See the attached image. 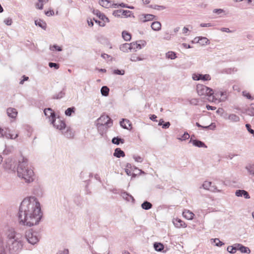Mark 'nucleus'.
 <instances>
[{
    "label": "nucleus",
    "mask_w": 254,
    "mask_h": 254,
    "mask_svg": "<svg viewBox=\"0 0 254 254\" xmlns=\"http://www.w3.org/2000/svg\"><path fill=\"white\" fill-rule=\"evenodd\" d=\"M6 113L7 116L12 119L15 118L17 115V111L16 109L13 108H7Z\"/></svg>",
    "instance_id": "nucleus-16"
},
{
    "label": "nucleus",
    "mask_w": 254,
    "mask_h": 254,
    "mask_svg": "<svg viewBox=\"0 0 254 254\" xmlns=\"http://www.w3.org/2000/svg\"><path fill=\"white\" fill-rule=\"evenodd\" d=\"M166 57L171 60L175 59L177 58L176 54L173 51H169L166 54Z\"/></svg>",
    "instance_id": "nucleus-36"
},
{
    "label": "nucleus",
    "mask_w": 254,
    "mask_h": 254,
    "mask_svg": "<svg viewBox=\"0 0 254 254\" xmlns=\"http://www.w3.org/2000/svg\"><path fill=\"white\" fill-rule=\"evenodd\" d=\"M151 28L154 31H159L161 29V24L159 21H155L152 23Z\"/></svg>",
    "instance_id": "nucleus-24"
},
{
    "label": "nucleus",
    "mask_w": 254,
    "mask_h": 254,
    "mask_svg": "<svg viewBox=\"0 0 254 254\" xmlns=\"http://www.w3.org/2000/svg\"><path fill=\"white\" fill-rule=\"evenodd\" d=\"M12 22V19L10 18H7L4 20V23L7 25H11Z\"/></svg>",
    "instance_id": "nucleus-58"
},
{
    "label": "nucleus",
    "mask_w": 254,
    "mask_h": 254,
    "mask_svg": "<svg viewBox=\"0 0 254 254\" xmlns=\"http://www.w3.org/2000/svg\"><path fill=\"white\" fill-rule=\"evenodd\" d=\"M190 138V135L188 132H185L184 134L181 137H178V139L180 140H186Z\"/></svg>",
    "instance_id": "nucleus-47"
},
{
    "label": "nucleus",
    "mask_w": 254,
    "mask_h": 254,
    "mask_svg": "<svg viewBox=\"0 0 254 254\" xmlns=\"http://www.w3.org/2000/svg\"><path fill=\"white\" fill-rule=\"evenodd\" d=\"M42 216L40 203L36 197H26L21 202L18 212L20 224L28 227L38 225Z\"/></svg>",
    "instance_id": "nucleus-1"
},
{
    "label": "nucleus",
    "mask_w": 254,
    "mask_h": 254,
    "mask_svg": "<svg viewBox=\"0 0 254 254\" xmlns=\"http://www.w3.org/2000/svg\"><path fill=\"white\" fill-rule=\"evenodd\" d=\"M114 156L117 158H120L121 157H125V153L120 148H117L115 150Z\"/></svg>",
    "instance_id": "nucleus-23"
},
{
    "label": "nucleus",
    "mask_w": 254,
    "mask_h": 254,
    "mask_svg": "<svg viewBox=\"0 0 254 254\" xmlns=\"http://www.w3.org/2000/svg\"><path fill=\"white\" fill-rule=\"evenodd\" d=\"M171 35L170 34L169 32H166L165 34V36L163 39L166 40H170L171 39Z\"/></svg>",
    "instance_id": "nucleus-59"
},
{
    "label": "nucleus",
    "mask_w": 254,
    "mask_h": 254,
    "mask_svg": "<svg viewBox=\"0 0 254 254\" xmlns=\"http://www.w3.org/2000/svg\"><path fill=\"white\" fill-rule=\"evenodd\" d=\"M18 136V133H16L15 136H14L13 131L8 127H5L4 128H0V137H5L7 139H15Z\"/></svg>",
    "instance_id": "nucleus-7"
},
{
    "label": "nucleus",
    "mask_w": 254,
    "mask_h": 254,
    "mask_svg": "<svg viewBox=\"0 0 254 254\" xmlns=\"http://www.w3.org/2000/svg\"><path fill=\"white\" fill-rule=\"evenodd\" d=\"M49 66L51 68L54 67L56 69H58L59 68V67H60V65H59V64L55 63H52V62H50L49 63Z\"/></svg>",
    "instance_id": "nucleus-50"
},
{
    "label": "nucleus",
    "mask_w": 254,
    "mask_h": 254,
    "mask_svg": "<svg viewBox=\"0 0 254 254\" xmlns=\"http://www.w3.org/2000/svg\"><path fill=\"white\" fill-rule=\"evenodd\" d=\"M192 78L193 80H203V81H208L211 79V77L209 74H202L199 73H193L192 75Z\"/></svg>",
    "instance_id": "nucleus-11"
},
{
    "label": "nucleus",
    "mask_w": 254,
    "mask_h": 254,
    "mask_svg": "<svg viewBox=\"0 0 254 254\" xmlns=\"http://www.w3.org/2000/svg\"><path fill=\"white\" fill-rule=\"evenodd\" d=\"M54 49L58 51H62V48L57 45H54L53 46H50V49L51 51H53Z\"/></svg>",
    "instance_id": "nucleus-54"
},
{
    "label": "nucleus",
    "mask_w": 254,
    "mask_h": 254,
    "mask_svg": "<svg viewBox=\"0 0 254 254\" xmlns=\"http://www.w3.org/2000/svg\"><path fill=\"white\" fill-rule=\"evenodd\" d=\"M100 19H101L104 22H102L100 21H98L97 20H95V21L97 23H99V24L101 26H104L105 25L104 22H109V20L108 17H107L103 13L102 14V15L99 17Z\"/></svg>",
    "instance_id": "nucleus-21"
},
{
    "label": "nucleus",
    "mask_w": 254,
    "mask_h": 254,
    "mask_svg": "<svg viewBox=\"0 0 254 254\" xmlns=\"http://www.w3.org/2000/svg\"><path fill=\"white\" fill-rule=\"evenodd\" d=\"M152 207V204L147 201H145L141 204V207L145 210H149L151 209Z\"/></svg>",
    "instance_id": "nucleus-33"
},
{
    "label": "nucleus",
    "mask_w": 254,
    "mask_h": 254,
    "mask_svg": "<svg viewBox=\"0 0 254 254\" xmlns=\"http://www.w3.org/2000/svg\"><path fill=\"white\" fill-rule=\"evenodd\" d=\"M122 15L125 16L127 17H133L134 15L133 13H132L131 11L127 10H123L122 11Z\"/></svg>",
    "instance_id": "nucleus-37"
},
{
    "label": "nucleus",
    "mask_w": 254,
    "mask_h": 254,
    "mask_svg": "<svg viewBox=\"0 0 254 254\" xmlns=\"http://www.w3.org/2000/svg\"><path fill=\"white\" fill-rule=\"evenodd\" d=\"M227 119L233 122H238L240 121L239 117L234 114L229 115Z\"/></svg>",
    "instance_id": "nucleus-30"
},
{
    "label": "nucleus",
    "mask_w": 254,
    "mask_h": 254,
    "mask_svg": "<svg viewBox=\"0 0 254 254\" xmlns=\"http://www.w3.org/2000/svg\"><path fill=\"white\" fill-rule=\"evenodd\" d=\"M237 246L239 247V251L242 253L250 254L251 253V250L248 247H245L242 244Z\"/></svg>",
    "instance_id": "nucleus-27"
},
{
    "label": "nucleus",
    "mask_w": 254,
    "mask_h": 254,
    "mask_svg": "<svg viewBox=\"0 0 254 254\" xmlns=\"http://www.w3.org/2000/svg\"><path fill=\"white\" fill-rule=\"evenodd\" d=\"M196 91L199 96L206 95L210 96L213 94V90L203 84H198L196 85Z\"/></svg>",
    "instance_id": "nucleus-5"
},
{
    "label": "nucleus",
    "mask_w": 254,
    "mask_h": 254,
    "mask_svg": "<svg viewBox=\"0 0 254 254\" xmlns=\"http://www.w3.org/2000/svg\"><path fill=\"white\" fill-rule=\"evenodd\" d=\"M200 43L202 45H206L208 42V40L205 37H196L194 39V41H192V43L193 42Z\"/></svg>",
    "instance_id": "nucleus-17"
},
{
    "label": "nucleus",
    "mask_w": 254,
    "mask_h": 254,
    "mask_svg": "<svg viewBox=\"0 0 254 254\" xmlns=\"http://www.w3.org/2000/svg\"><path fill=\"white\" fill-rule=\"evenodd\" d=\"M57 254H68V251L67 249H64L63 251H60Z\"/></svg>",
    "instance_id": "nucleus-63"
},
{
    "label": "nucleus",
    "mask_w": 254,
    "mask_h": 254,
    "mask_svg": "<svg viewBox=\"0 0 254 254\" xmlns=\"http://www.w3.org/2000/svg\"><path fill=\"white\" fill-rule=\"evenodd\" d=\"M155 16L150 14H141L139 16V19L140 21L142 22H145L148 21H151L154 18Z\"/></svg>",
    "instance_id": "nucleus-12"
},
{
    "label": "nucleus",
    "mask_w": 254,
    "mask_h": 254,
    "mask_svg": "<svg viewBox=\"0 0 254 254\" xmlns=\"http://www.w3.org/2000/svg\"><path fill=\"white\" fill-rule=\"evenodd\" d=\"M215 96L219 98L220 102H224L227 98V92L226 91H218L215 93Z\"/></svg>",
    "instance_id": "nucleus-13"
},
{
    "label": "nucleus",
    "mask_w": 254,
    "mask_h": 254,
    "mask_svg": "<svg viewBox=\"0 0 254 254\" xmlns=\"http://www.w3.org/2000/svg\"><path fill=\"white\" fill-rule=\"evenodd\" d=\"M45 14L47 16H50L53 15L54 14V12L53 10H49L45 12Z\"/></svg>",
    "instance_id": "nucleus-64"
},
{
    "label": "nucleus",
    "mask_w": 254,
    "mask_h": 254,
    "mask_svg": "<svg viewBox=\"0 0 254 254\" xmlns=\"http://www.w3.org/2000/svg\"><path fill=\"white\" fill-rule=\"evenodd\" d=\"M44 112L45 116L49 118L50 121L51 122V123L53 125V126L59 129H63L65 128V124L63 121H58L60 124V126L59 125H57L56 123L55 114L51 108L45 109Z\"/></svg>",
    "instance_id": "nucleus-4"
},
{
    "label": "nucleus",
    "mask_w": 254,
    "mask_h": 254,
    "mask_svg": "<svg viewBox=\"0 0 254 254\" xmlns=\"http://www.w3.org/2000/svg\"><path fill=\"white\" fill-rule=\"evenodd\" d=\"M246 127L248 130V131L251 134H253V136L254 137V130L252 128H251V125L250 124H246Z\"/></svg>",
    "instance_id": "nucleus-52"
},
{
    "label": "nucleus",
    "mask_w": 254,
    "mask_h": 254,
    "mask_svg": "<svg viewBox=\"0 0 254 254\" xmlns=\"http://www.w3.org/2000/svg\"><path fill=\"white\" fill-rule=\"evenodd\" d=\"M212 240L215 244L216 246L221 247L224 245V243L220 241L218 238L213 239Z\"/></svg>",
    "instance_id": "nucleus-44"
},
{
    "label": "nucleus",
    "mask_w": 254,
    "mask_h": 254,
    "mask_svg": "<svg viewBox=\"0 0 254 254\" xmlns=\"http://www.w3.org/2000/svg\"><path fill=\"white\" fill-rule=\"evenodd\" d=\"M112 142L113 144H116V145H119L120 143H124L125 140L124 139H122L119 137H114L113 138L112 140Z\"/></svg>",
    "instance_id": "nucleus-31"
},
{
    "label": "nucleus",
    "mask_w": 254,
    "mask_h": 254,
    "mask_svg": "<svg viewBox=\"0 0 254 254\" xmlns=\"http://www.w3.org/2000/svg\"><path fill=\"white\" fill-rule=\"evenodd\" d=\"M99 3L105 8H109L111 6V2L108 0H100Z\"/></svg>",
    "instance_id": "nucleus-28"
},
{
    "label": "nucleus",
    "mask_w": 254,
    "mask_h": 254,
    "mask_svg": "<svg viewBox=\"0 0 254 254\" xmlns=\"http://www.w3.org/2000/svg\"><path fill=\"white\" fill-rule=\"evenodd\" d=\"M227 251L230 254H233L236 253V249L233 248V246H229L227 247Z\"/></svg>",
    "instance_id": "nucleus-55"
},
{
    "label": "nucleus",
    "mask_w": 254,
    "mask_h": 254,
    "mask_svg": "<svg viewBox=\"0 0 254 254\" xmlns=\"http://www.w3.org/2000/svg\"><path fill=\"white\" fill-rule=\"evenodd\" d=\"M134 160L137 162L141 163L142 162L143 159L142 157L139 156H136L135 155H133L132 156Z\"/></svg>",
    "instance_id": "nucleus-49"
},
{
    "label": "nucleus",
    "mask_w": 254,
    "mask_h": 254,
    "mask_svg": "<svg viewBox=\"0 0 254 254\" xmlns=\"http://www.w3.org/2000/svg\"><path fill=\"white\" fill-rule=\"evenodd\" d=\"M130 59L131 61L136 62V61H142L144 60V58L137 56L136 55H132L131 56Z\"/></svg>",
    "instance_id": "nucleus-41"
},
{
    "label": "nucleus",
    "mask_w": 254,
    "mask_h": 254,
    "mask_svg": "<svg viewBox=\"0 0 254 254\" xmlns=\"http://www.w3.org/2000/svg\"><path fill=\"white\" fill-rule=\"evenodd\" d=\"M170 123L169 122H165L162 126V128L164 129L168 128L170 126Z\"/></svg>",
    "instance_id": "nucleus-61"
},
{
    "label": "nucleus",
    "mask_w": 254,
    "mask_h": 254,
    "mask_svg": "<svg viewBox=\"0 0 254 254\" xmlns=\"http://www.w3.org/2000/svg\"><path fill=\"white\" fill-rule=\"evenodd\" d=\"M98 131L100 134L102 136H103L104 134L106 133L109 127L111 126H107V125H96Z\"/></svg>",
    "instance_id": "nucleus-14"
},
{
    "label": "nucleus",
    "mask_w": 254,
    "mask_h": 254,
    "mask_svg": "<svg viewBox=\"0 0 254 254\" xmlns=\"http://www.w3.org/2000/svg\"><path fill=\"white\" fill-rule=\"evenodd\" d=\"M224 12V10L221 8H215L213 10V12L217 13V14H220Z\"/></svg>",
    "instance_id": "nucleus-57"
},
{
    "label": "nucleus",
    "mask_w": 254,
    "mask_h": 254,
    "mask_svg": "<svg viewBox=\"0 0 254 254\" xmlns=\"http://www.w3.org/2000/svg\"><path fill=\"white\" fill-rule=\"evenodd\" d=\"M183 216L188 220L193 219L194 214L189 210H185L183 212Z\"/></svg>",
    "instance_id": "nucleus-20"
},
{
    "label": "nucleus",
    "mask_w": 254,
    "mask_h": 254,
    "mask_svg": "<svg viewBox=\"0 0 254 254\" xmlns=\"http://www.w3.org/2000/svg\"><path fill=\"white\" fill-rule=\"evenodd\" d=\"M173 223H174V225L176 227H178V228H180L181 227H186V225L185 223L183 221L181 220L180 219H176L175 220H174Z\"/></svg>",
    "instance_id": "nucleus-22"
},
{
    "label": "nucleus",
    "mask_w": 254,
    "mask_h": 254,
    "mask_svg": "<svg viewBox=\"0 0 254 254\" xmlns=\"http://www.w3.org/2000/svg\"><path fill=\"white\" fill-rule=\"evenodd\" d=\"M120 124L121 126L125 129L128 128L127 126H130L129 121L127 119H123L122 120L120 121Z\"/></svg>",
    "instance_id": "nucleus-26"
},
{
    "label": "nucleus",
    "mask_w": 254,
    "mask_h": 254,
    "mask_svg": "<svg viewBox=\"0 0 254 254\" xmlns=\"http://www.w3.org/2000/svg\"><path fill=\"white\" fill-rule=\"evenodd\" d=\"M39 2L36 4V6L37 8L42 9L43 8V0H38Z\"/></svg>",
    "instance_id": "nucleus-53"
},
{
    "label": "nucleus",
    "mask_w": 254,
    "mask_h": 254,
    "mask_svg": "<svg viewBox=\"0 0 254 254\" xmlns=\"http://www.w3.org/2000/svg\"><path fill=\"white\" fill-rule=\"evenodd\" d=\"M216 128V125L215 123H211L210 125L207 126H203L202 128L206 129H211L214 130Z\"/></svg>",
    "instance_id": "nucleus-46"
},
{
    "label": "nucleus",
    "mask_w": 254,
    "mask_h": 254,
    "mask_svg": "<svg viewBox=\"0 0 254 254\" xmlns=\"http://www.w3.org/2000/svg\"><path fill=\"white\" fill-rule=\"evenodd\" d=\"M243 95L246 97L247 99L250 100H253L254 98L252 97L249 93L247 92L246 91L243 92Z\"/></svg>",
    "instance_id": "nucleus-56"
},
{
    "label": "nucleus",
    "mask_w": 254,
    "mask_h": 254,
    "mask_svg": "<svg viewBox=\"0 0 254 254\" xmlns=\"http://www.w3.org/2000/svg\"><path fill=\"white\" fill-rule=\"evenodd\" d=\"M17 173L18 177L23 179L27 183H31L34 180V173L28 166V161L26 158L22 157L19 159Z\"/></svg>",
    "instance_id": "nucleus-3"
},
{
    "label": "nucleus",
    "mask_w": 254,
    "mask_h": 254,
    "mask_svg": "<svg viewBox=\"0 0 254 254\" xmlns=\"http://www.w3.org/2000/svg\"><path fill=\"white\" fill-rule=\"evenodd\" d=\"M132 48L131 43H125L120 46V50L124 52H128V50H131Z\"/></svg>",
    "instance_id": "nucleus-19"
},
{
    "label": "nucleus",
    "mask_w": 254,
    "mask_h": 254,
    "mask_svg": "<svg viewBox=\"0 0 254 254\" xmlns=\"http://www.w3.org/2000/svg\"><path fill=\"white\" fill-rule=\"evenodd\" d=\"M101 93L104 96H107L109 93V88L106 86H104L101 89Z\"/></svg>",
    "instance_id": "nucleus-35"
},
{
    "label": "nucleus",
    "mask_w": 254,
    "mask_h": 254,
    "mask_svg": "<svg viewBox=\"0 0 254 254\" xmlns=\"http://www.w3.org/2000/svg\"><path fill=\"white\" fill-rule=\"evenodd\" d=\"M248 113L249 115L254 116V104H252L249 107Z\"/></svg>",
    "instance_id": "nucleus-45"
},
{
    "label": "nucleus",
    "mask_w": 254,
    "mask_h": 254,
    "mask_svg": "<svg viewBox=\"0 0 254 254\" xmlns=\"http://www.w3.org/2000/svg\"><path fill=\"white\" fill-rule=\"evenodd\" d=\"M202 187L205 190L213 192L221 191V190H218L216 186L212 185L211 182L205 181L202 185Z\"/></svg>",
    "instance_id": "nucleus-10"
},
{
    "label": "nucleus",
    "mask_w": 254,
    "mask_h": 254,
    "mask_svg": "<svg viewBox=\"0 0 254 254\" xmlns=\"http://www.w3.org/2000/svg\"><path fill=\"white\" fill-rule=\"evenodd\" d=\"M60 130L62 131L63 134L68 138H71L73 137L74 135L71 129L69 127H66V126L64 128Z\"/></svg>",
    "instance_id": "nucleus-15"
},
{
    "label": "nucleus",
    "mask_w": 254,
    "mask_h": 254,
    "mask_svg": "<svg viewBox=\"0 0 254 254\" xmlns=\"http://www.w3.org/2000/svg\"><path fill=\"white\" fill-rule=\"evenodd\" d=\"M243 190H237L236 192H235V194L236 196H243Z\"/></svg>",
    "instance_id": "nucleus-60"
},
{
    "label": "nucleus",
    "mask_w": 254,
    "mask_h": 254,
    "mask_svg": "<svg viewBox=\"0 0 254 254\" xmlns=\"http://www.w3.org/2000/svg\"><path fill=\"white\" fill-rule=\"evenodd\" d=\"M243 196L245 198H249L250 197V195L249 194V193L245 190H243Z\"/></svg>",
    "instance_id": "nucleus-62"
},
{
    "label": "nucleus",
    "mask_w": 254,
    "mask_h": 254,
    "mask_svg": "<svg viewBox=\"0 0 254 254\" xmlns=\"http://www.w3.org/2000/svg\"><path fill=\"white\" fill-rule=\"evenodd\" d=\"M123 197L128 201L134 202V199L133 197L130 194L127 193L126 192H124L122 193Z\"/></svg>",
    "instance_id": "nucleus-32"
},
{
    "label": "nucleus",
    "mask_w": 254,
    "mask_h": 254,
    "mask_svg": "<svg viewBox=\"0 0 254 254\" xmlns=\"http://www.w3.org/2000/svg\"><path fill=\"white\" fill-rule=\"evenodd\" d=\"M122 9L116 10L113 12V14L116 17H121L122 16Z\"/></svg>",
    "instance_id": "nucleus-48"
},
{
    "label": "nucleus",
    "mask_w": 254,
    "mask_h": 254,
    "mask_svg": "<svg viewBox=\"0 0 254 254\" xmlns=\"http://www.w3.org/2000/svg\"><path fill=\"white\" fill-rule=\"evenodd\" d=\"M96 125H107V126H112L113 121L112 119L107 115H102L96 121Z\"/></svg>",
    "instance_id": "nucleus-9"
},
{
    "label": "nucleus",
    "mask_w": 254,
    "mask_h": 254,
    "mask_svg": "<svg viewBox=\"0 0 254 254\" xmlns=\"http://www.w3.org/2000/svg\"><path fill=\"white\" fill-rule=\"evenodd\" d=\"M154 248L157 252H161L164 249V245L161 243L155 242L153 244Z\"/></svg>",
    "instance_id": "nucleus-29"
},
{
    "label": "nucleus",
    "mask_w": 254,
    "mask_h": 254,
    "mask_svg": "<svg viewBox=\"0 0 254 254\" xmlns=\"http://www.w3.org/2000/svg\"><path fill=\"white\" fill-rule=\"evenodd\" d=\"M0 254H6L4 252V241L2 239L0 240Z\"/></svg>",
    "instance_id": "nucleus-42"
},
{
    "label": "nucleus",
    "mask_w": 254,
    "mask_h": 254,
    "mask_svg": "<svg viewBox=\"0 0 254 254\" xmlns=\"http://www.w3.org/2000/svg\"><path fill=\"white\" fill-rule=\"evenodd\" d=\"M125 71L124 70L122 69H115L113 71V73L115 74H118V75H124L125 74Z\"/></svg>",
    "instance_id": "nucleus-51"
},
{
    "label": "nucleus",
    "mask_w": 254,
    "mask_h": 254,
    "mask_svg": "<svg viewBox=\"0 0 254 254\" xmlns=\"http://www.w3.org/2000/svg\"><path fill=\"white\" fill-rule=\"evenodd\" d=\"M1 235L5 237L4 242V251L7 249L9 253L14 254L20 252L23 246V234L16 231L12 227L6 226L3 229Z\"/></svg>",
    "instance_id": "nucleus-2"
},
{
    "label": "nucleus",
    "mask_w": 254,
    "mask_h": 254,
    "mask_svg": "<svg viewBox=\"0 0 254 254\" xmlns=\"http://www.w3.org/2000/svg\"><path fill=\"white\" fill-rule=\"evenodd\" d=\"M132 48L131 49L136 50L141 49L142 48V46H141V44L138 43V41L135 42L131 43Z\"/></svg>",
    "instance_id": "nucleus-38"
},
{
    "label": "nucleus",
    "mask_w": 254,
    "mask_h": 254,
    "mask_svg": "<svg viewBox=\"0 0 254 254\" xmlns=\"http://www.w3.org/2000/svg\"><path fill=\"white\" fill-rule=\"evenodd\" d=\"M16 165L17 163L15 160L8 158L5 159L3 164V167L5 170L15 172L16 169H17Z\"/></svg>",
    "instance_id": "nucleus-8"
},
{
    "label": "nucleus",
    "mask_w": 254,
    "mask_h": 254,
    "mask_svg": "<svg viewBox=\"0 0 254 254\" xmlns=\"http://www.w3.org/2000/svg\"><path fill=\"white\" fill-rule=\"evenodd\" d=\"M35 24L36 26H38L44 30H46V23L41 19H37L35 20Z\"/></svg>",
    "instance_id": "nucleus-25"
},
{
    "label": "nucleus",
    "mask_w": 254,
    "mask_h": 254,
    "mask_svg": "<svg viewBox=\"0 0 254 254\" xmlns=\"http://www.w3.org/2000/svg\"><path fill=\"white\" fill-rule=\"evenodd\" d=\"M64 95H65V93L64 91H61L60 92H59L58 93L55 94L53 96V98L55 99H61V98H63L64 96Z\"/></svg>",
    "instance_id": "nucleus-40"
},
{
    "label": "nucleus",
    "mask_w": 254,
    "mask_h": 254,
    "mask_svg": "<svg viewBox=\"0 0 254 254\" xmlns=\"http://www.w3.org/2000/svg\"><path fill=\"white\" fill-rule=\"evenodd\" d=\"M122 37L125 41H128L131 39V35L128 32L124 31L122 32Z\"/></svg>",
    "instance_id": "nucleus-34"
},
{
    "label": "nucleus",
    "mask_w": 254,
    "mask_h": 254,
    "mask_svg": "<svg viewBox=\"0 0 254 254\" xmlns=\"http://www.w3.org/2000/svg\"><path fill=\"white\" fill-rule=\"evenodd\" d=\"M75 109L74 107L67 108L65 111V114L67 116H70L72 113H74Z\"/></svg>",
    "instance_id": "nucleus-39"
},
{
    "label": "nucleus",
    "mask_w": 254,
    "mask_h": 254,
    "mask_svg": "<svg viewBox=\"0 0 254 254\" xmlns=\"http://www.w3.org/2000/svg\"><path fill=\"white\" fill-rule=\"evenodd\" d=\"M190 142H192V144L194 146H197L198 147H204V148H206L207 147V146L205 144V143L204 142H203L201 141L198 140H196V139L192 140V139H190Z\"/></svg>",
    "instance_id": "nucleus-18"
},
{
    "label": "nucleus",
    "mask_w": 254,
    "mask_h": 254,
    "mask_svg": "<svg viewBox=\"0 0 254 254\" xmlns=\"http://www.w3.org/2000/svg\"><path fill=\"white\" fill-rule=\"evenodd\" d=\"M25 238L28 243L32 245H35L39 241L38 233L31 230H29L26 232Z\"/></svg>",
    "instance_id": "nucleus-6"
},
{
    "label": "nucleus",
    "mask_w": 254,
    "mask_h": 254,
    "mask_svg": "<svg viewBox=\"0 0 254 254\" xmlns=\"http://www.w3.org/2000/svg\"><path fill=\"white\" fill-rule=\"evenodd\" d=\"M151 8H153L155 9H157L158 10H164L166 8V7L163 5H150L149 6Z\"/></svg>",
    "instance_id": "nucleus-43"
}]
</instances>
